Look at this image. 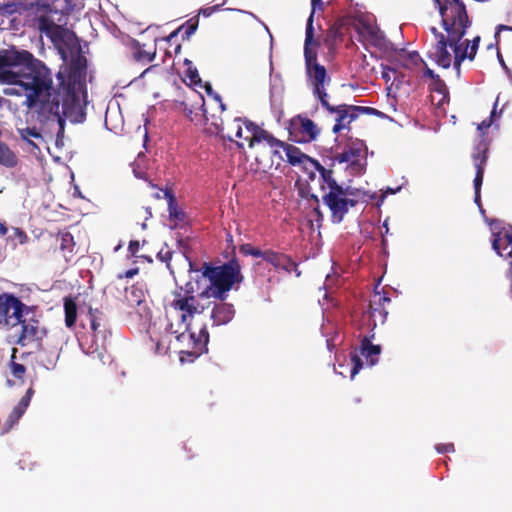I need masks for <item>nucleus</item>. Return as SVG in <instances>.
Here are the masks:
<instances>
[{
  "label": "nucleus",
  "instance_id": "obj_12",
  "mask_svg": "<svg viewBox=\"0 0 512 512\" xmlns=\"http://www.w3.org/2000/svg\"><path fill=\"white\" fill-rule=\"evenodd\" d=\"M174 108L182 112L190 121H195L198 117L202 118L203 109H205V101L201 94L190 89L182 100L174 101Z\"/></svg>",
  "mask_w": 512,
  "mask_h": 512
},
{
  "label": "nucleus",
  "instance_id": "obj_39",
  "mask_svg": "<svg viewBox=\"0 0 512 512\" xmlns=\"http://www.w3.org/2000/svg\"><path fill=\"white\" fill-rule=\"evenodd\" d=\"M17 131L23 140H25L31 144H32V142H31L30 138H36V139L41 138L40 132L35 127L18 128Z\"/></svg>",
  "mask_w": 512,
  "mask_h": 512
},
{
  "label": "nucleus",
  "instance_id": "obj_64",
  "mask_svg": "<svg viewBox=\"0 0 512 512\" xmlns=\"http://www.w3.org/2000/svg\"><path fill=\"white\" fill-rule=\"evenodd\" d=\"M33 394H34V389H33V387L31 386V387H29V388H28V390L26 391L25 396H26V397H28V398L31 400V397L33 396Z\"/></svg>",
  "mask_w": 512,
  "mask_h": 512
},
{
  "label": "nucleus",
  "instance_id": "obj_52",
  "mask_svg": "<svg viewBox=\"0 0 512 512\" xmlns=\"http://www.w3.org/2000/svg\"><path fill=\"white\" fill-rule=\"evenodd\" d=\"M225 2H223L222 4H217V5H214V6H210V7H206V8H203L201 9V14L204 15L205 17H209L211 16L214 12L216 11H219L221 6L224 5Z\"/></svg>",
  "mask_w": 512,
  "mask_h": 512
},
{
  "label": "nucleus",
  "instance_id": "obj_2",
  "mask_svg": "<svg viewBox=\"0 0 512 512\" xmlns=\"http://www.w3.org/2000/svg\"><path fill=\"white\" fill-rule=\"evenodd\" d=\"M26 81H21V90L26 92L24 105L34 109L39 122L58 125L56 144H63L64 138V93L53 87L52 79L34 71L25 75Z\"/></svg>",
  "mask_w": 512,
  "mask_h": 512
},
{
  "label": "nucleus",
  "instance_id": "obj_8",
  "mask_svg": "<svg viewBox=\"0 0 512 512\" xmlns=\"http://www.w3.org/2000/svg\"><path fill=\"white\" fill-rule=\"evenodd\" d=\"M59 0H37L38 10L44 14L38 18V29L45 34L57 48L61 59L64 60V25L60 24L64 17V9L56 3Z\"/></svg>",
  "mask_w": 512,
  "mask_h": 512
},
{
  "label": "nucleus",
  "instance_id": "obj_60",
  "mask_svg": "<svg viewBox=\"0 0 512 512\" xmlns=\"http://www.w3.org/2000/svg\"><path fill=\"white\" fill-rule=\"evenodd\" d=\"M31 355H32L31 351H29V352H22L20 355H18V361L20 363H24L26 365L27 361L31 357Z\"/></svg>",
  "mask_w": 512,
  "mask_h": 512
},
{
  "label": "nucleus",
  "instance_id": "obj_51",
  "mask_svg": "<svg viewBox=\"0 0 512 512\" xmlns=\"http://www.w3.org/2000/svg\"><path fill=\"white\" fill-rule=\"evenodd\" d=\"M70 178H71V185L73 186V193H72V196L74 198H80V199H85V197L82 195L81 191H80V188L79 186L75 183V177H74V173L71 171L70 172Z\"/></svg>",
  "mask_w": 512,
  "mask_h": 512
},
{
  "label": "nucleus",
  "instance_id": "obj_22",
  "mask_svg": "<svg viewBox=\"0 0 512 512\" xmlns=\"http://www.w3.org/2000/svg\"><path fill=\"white\" fill-rule=\"evenodd\" d=\"M255 171L259 173H270L275 170L273 167V160L270 158V154L266 148V144L262 143L260 146L255 147Z\"/></svg>",
  "mask_w": 512,
  "mask_h": 512
},
{
  "label": "nucleus",
  "instance_id": "obj_26",
  "mask_svg": "<svg viewBox=\"0 0 512 512\" xmlns=\"http://www.w3.org/2000/svg\"><path fill=\"white\" fill-rule=\"evenodd\" d=\"M364 147V143L359 141L357 143H353L343 152L337 154L334 159L339 163H351L355 164L358 162L360 154L362 152V148Z\"/></svg>",
  "mask_w": 512,
  "mask_h": 512
},
{
  "label": "nucleus",
  "instance_id": "obj_62",
  "mask_svg": "<svg viewBox=\"0 0 512 512\" xmlns=\"http://www.w3.org/2000/svg\"><path fill=\"white\" fill-rule=\"evenodd\" d=\"M99 327H100V323H99V322H97V320H96V319H92V320H91V328H92V330H93L94 332H96V333H97V332H100V331H99Z\"/></svg>",
  "mask_w": 512,
  "mask_h": 512
},
{
  "label": "nucleus",
  "instance_id": "obj_11",
  "mask_svg": "<svg viewBox=\"0 0 512 512\" xmlns=\"http://www.w3.org/2000/svg\"><path fill=\"white\" fill-rule=\"evenodd\" d=\"M288 132L292 141L309 143L317 139L320 129L314 121L299 114L289 120Z\"/></svg>",
  "mask_w": 512,
  "mask_h": 512
},
{
  "label": "nucleus",
  "instance_id": "obj_47",
  "mask_svg": "<svg viewBox=\"0 0 512 512\" xmlns=\"http://www.w3.org/2000/svg\"><path fill=\"white\" fill-rule=\"evenodd\" d=\"M437 5H438V8H439V13L441 15V20L443 21V12H444V9H448L450 6L453 5L454 2H456L457 4L459 5H465L461 0H435Z\"/></svg>",
  "mask_w": 512,
  "mask_h": 512
},
{
  "label": "nucleus",
  "instance_id": "obj_54",
  "mask_svg": "<svg viewBox=\"0 0 512 512\" xmlns=\"http://www.w3.org/2000/svg\"><path fill=\"white\" fill-rule=\"evenodd\" d=\"M408 59L414 64L418 65L419 63L425 64V61L420 57L419 53L416 51L410 52L408 54Z\"/></svg>",
  "mask_w": 512,
  "mask_h": 512
},
{
  "label": "nucleus",
  "instance_id": "obj_40",
  "mask_svg": "<svg viewBox=\"0 0 512 512\" xmlns=\"http://www.w3.org/2000/svg\"><path fill=\"white\" fill-rule=\"evenodd\" d=\"M381 76L386 83H389L391 81V85H394L395 81L398 80L399 72L397 71L396 68L383 66Z\"/></svg>",
  "mask_w": 512,
  "mask_h": 512
},
{
  "label": "nucleus",
  "instance_id": "obj_7",
  "mask_svg": "<svg viewBox=\"0 0 512 512\" xmlns=\"http://www.w3.org/2000/svg\"><path fill=\"white\" fill-rule=\"evenodd\" d=\"M312 45L317 46L318 43L314 40V28L309 27L304 43L305 71L308 85L312 88L314 97L321 104L328 100L326 86L331 82V78L326 68L318 63L317 52L311 48Z\"/></svg>",
  "mask_w": 512,
  "mask_h": 512
},
{
  "label": "nucleus",
  "instance_id": "obj_48",
  "mask_svg": "<svg viewBox=\"0 0 512 512\" xmlns=\"http://www.w3.org/2000/svg\"><path fill=\"white\" fill-rule=\"evenodd\" d=\"M431 90L438 92L440 94H445L447 92V87L445 82L438 76L435 78L431 85Z\"/></svg>",
  "mask_w": 512,
  "mask_h": 512
},
{
  "label": "nucleus",
  "instance_id": "obj_58",
  "mask_svg": "<svg viewBox=\"0 0 512 512\" xmlns=\"http://www.w3.org/2000/svg\"><path fill=\"white\" fill-rule=\"evenodd\" d=\"M138 272H139L138 268H132V269H129V270L125 271L123 274H120L118 277L120 279H122V278H132L136 274H138Z\"/></svg>",
  "mask_w": 512,
  "mask_h": 512
},
{
  "label": "nucleus",
  "instance_id": "obj_10",
  "mask_svg": "<svg viewBox=\"0 0 512 512\" xmlns=\"http://www.w3.org/2000/svg\"><path fill=\"white\" fill-rule=\"evenodd\" d=\"M349 195H351L349 189L343 187L340 191H329L323 195V202L331 211L333 223H341L349 208L357 204L356 200L348 198Z\"/></svg>",
  "mask_w": 512,
  "mask_h": 512
},
{
  "label": "nucleus",
  "instance_id": "obj_56",
  "mask_svg": "<svg viewBox=\"0 0 512 512\" xmlns=\"http://www.w3.org/2000/svg\"><path fill=\"white\" fill-rule=\"evenodd\" d=\"M14 235L18 239L20 244H24L28 240L27 234L23 230H21L19 228H15Z\"/></svg>",
  "mask_w": 512,
  "mask_h": 512
},
{
  "label": "nucleus",
  "instance_id": "obj_5",
  "mask_svg": "<svg viewBox=\"0 0 512 512\" xmlns=\"http://www.w3.org/2000/svg\"><path fill=\"white\" fill-rule=\"evenodd\" d=\"M170 306L182 312L181 321L187 323V329L190 332V338L194 344V353H202L206 350V346L209 342V333L207 326L205 324L201 325L197 320V316L203 314L204 307L199 305L193 295V291L183 290L182 287L173 292V299Z\"/></svg>",
  "mask_w": 512,
  "mask_h": 512
},
{
  "label": "nucleus",
  "instance_id": "obj_59",
  "mask_svg": "<svg viewBox=\"0 0 512 512\" xmlns=\"http://www.w3.org/2000/svg\"><path fill=\"white\" fill-rule=\"evenodd\" d=\"M492 125V119H484L479 125L478 130L481 132L486 131Z\"/></svg>",
  "mask_w": 512,
  "mask_h": 512
},
{
  "label": "nucleus",
  "instance_id": "obj_38",
  "mask_svg": "<svg viewBox=\"0 0 512 512\" xmlns=\"http://www.w3.org/2000/svg\"><path fill=\"white\" fill-rule=\"evenodd\" d=\"M340 29V25L334 24L327 30L323 39V43L327 48L331 49L334 46L336 38L340 36Z\"/></svg>",
  "mask_w": 512,
  "mask_h": 512
},
{
  "label": "nucleus",
  "instance_id": "obj_63",
  "mask_svg": "<svg viewBox=\"0 0 512 512\" xmlns=\"http://www.w3.org/2000/svg\"><path fill=\"white\" fill-rule=\"evenodd\" d=\"M57 78L59 80V85L60 86H64V72H62V70L60 69L59 72L57 73Z\"/></svg>",
  "mask_w": 512,
  "mask_h": 512
},
{
  "label": "nucleus",
  "instance_id": "obj_15",
  "mask_svg": "<svg viewBox=\"0 0 512 512\" xmlns=\"http://www.w3.org/2000/svg\"><path fill=\"white\" fill-rule=\"evenodd\" d=\"M391 302L386 293L375 292L369 302V316L372 321V330L378 324H384L388 315L386 304Z\"/></svg>",
  "mask_w": 512,
  "mask_h": 512
},
{
  "label": "nucleus",
  "instance_id": "obj_14",
  "mask_svg": "<svg viewBox=\"0 0 512 512\" xmlns=\"http://www.w3.org/2000/svg\"><path fill=\"white\" fill-rule=\"evenodd\" d=\"M229 130L233 135V141H236V139H243L248 143L250 148H255L262 144V142L252 141L254 133L256 134V131L257 133L259 131H265L254 122L240 117L235 118L233 122L229 124Z\"/></svg>",
  "mask_w": 512,
  "mask_h": 512
},
{
  "label": "nucleus",
  "instance_id": "obj_49",
  "mask_svg": "<svg viewBox=\"0 0 512 512\" xmlns=\"http://www.w3.org/2000/svg\"><path fill=\"white\" fill-rule=\"evenodd\" d=\"M172 256H173V252L166 249H161L158 254H157V258L162 261V262H165L167 264V267L170 268V260L172 259Z\"/></svg>",
  "mask_w": 512,
  "mask_h": 512
},
{
  "label": "nucleus",
  "instance_id": "obj_61",
  "mask_svg": "<svg viewBox=\"0 0 512 512\" xmlns=\"http://www.w3.org/2000/svg\"><path fill=\"white\" fill-rule=\"evenodd\" d=\"M214 101L215 103L218 105V108L220 110V112L222 113L223 111H225L226 109V106L225 104L222 102V99L221 97L218 95V94H214Z\"/></svg>",
  "mask_w": 512,
  "mask_h": 512
},
{
  "label": "nucleus",
  "instance_id": "obj_18",
  "mask_svg": "<svg viewBox=\"0 0 512 512\" xmlns=\"http://www.w3.org/2000/svg\"><path fill=\"white\" fill-rule=\"evenodd\" d=\"M235 315V310L232 304L221 301L219 304H215L210 319L213 325L219 326L230 322Z\"/></svg>",
  "mask_w": 512,
  "mask_h": 512
},
{
  "label": "nucleus",
  "instance_id": "obj_3",
  "mask_svg": "<svg viewBox=\"0 0 512 512\" xmlns=\"http://www.w3.org/2000/svg\"><path fill=\"white\" fill-rule=\"evenodd\" d=\"M0 325L14 329L10 334L11 342L24 346L41 347L43 330L34 318L33 310L18 297L10 293L0 294Z\"/></svg>",
  "mask_w": 512,
  "mask_h": 512
},
{
  "label": "nucleus",
  "instance_id": "obj_35",
  "mask_svg": "<svg viewBox=\"0 0 512 512\" xmlns=\"http://www.w3.org/2000/svg\"><path fill=\"white\" fill-rule=\"evenodd\" d=\"M487 147L484 144L478 145L472 154V160L476 171H485L488 160Z\"/></svg>",
  "mask_w": 512,
  "mask_h": 512
},
{
  "label": "nucleus",
  "instance_id": "obj_55",
  "mask_svg": "<svg viewBox=\"0 0 512 512\" xmlns=\"http://www.w3.org/2000/svg\"><path fill=\"white\" fill-rule=\"evenodd\" d=\"M139 241L137 240H131L129 242L128 251L133 257H137V253L139 251Z\"/></svg>",
  "mask_w": 512,
  "mask_h": 512
},
{
  "label": "nucleus",
  "instance_id": "obj_23",
  "mask_svg": "<svg viewBox=\"0 0 512 512\" xmlns=\"http://www.w3.org/2000/svg\"><path fill=\"white\" fill-rule=\"evenodd\" d=\"M161 191L163 192L164 199L167 200L170 221H173L175 226L184 222L186 219V214L178 207V203L173 192L171 190Z\"/></svg>",
  "mask_w": 512,
  "mask_h": 512
},
{
  "label": "nucleus",
  "instance_id": "obj_19",
  "mask_svg": "<svg viewBox=\"0 0 512 512\" xmlns=\"http://www.w3.org/2000/svg\"><path fill=\"white\" fill-rule=\"evenodd\" d=\"M7 67H8V65H7L6 59L1 50L0 51V80L7 81L8 83H12L19 87V89L16 87L7 89L5 91V93L8 95H21V91H20L21 90V81H26V79L24 78L23 80H18L17 79L18 76L15 73L6 70Z\"/></svg>",
  "mask_w": 512,
  "mask_h": 512
},
{
  "label": "nucleus",
  "instance_id": "obj_36",
  "mask_svg": "<svg viewBox=\"0 0 512 512\" xmlns=\"http://www.w3.org/2000/svg\"><path fill=\"white\" fill-rule=\"evenodd\" d=\"M0 164L12 168L17 165V156L7 144L0 141Z\"/></svg>",
  "mask_w": 512,
  "mask_h": 512
},
{
  "label": "nucleus",
  "instance_id": "obj_28",
  "mask_svg": "<svg viewBox=\"0 0 512 512\" xmlns=\"http://www.w3.org/2000/svg\"><path fill=\"white\" fill-rule=\"evenodd\" d=\"M286 157L287 162L292 166L305 165L306 163H310L312 165V161H316L303 153L298 147L288 143H286Z\"/></svg>",
  "mask_w": 512,
  "mask_h": 512
},
{
  "label": "nucleus",
  "instance_id": "obj_27",
  "mask_svg": "<svg viewBox=\"0 0 512 512\" xmlns=\"http://www.w3.org/2000/svg\"><path fill=\"white\" fill-rule=\"evenodd\" d=\"M29 403L30 399L24 395L9 414L3 429V433L8 432L19 421L29 406Z\"/></svg>",
  "mask_w": 512,
  "mask_h": 512
},
{
  "label": "nucleus",
  "instance_id": "obj_33",
  "mask_svg": "<svg viewBox=\"0 0 512 512\" xmlns=\"http://www.w3.org/2000/svg\"><path fill=\"white\" fill-rule=\"evenodd\" d=\"M9 367H10L12 375L16 379L23 381V378H24V375H25L27 369H26V365L24 363H20L18 361V349L17 348L12 349Z\"/></svg>",
  "mask_w": 512,
  "mask_h": 512
},
{
  "label": "nucleus",
  "instance_id": "obj_1",
  "mask_svg": "<svg viewBox=\"0 0 512 512\" xmlns=\"http://www.w3.org/2000/svg\"><path fill=\"white\" fill-rule=\"evenodd\" d=\"M89 43L66 27V120L80 124L86 120Z\"/></svg>",
  "mask_w": 512,
  "mask_h": 512
},
{
  "label": "nucleus",
  "instance_id": "obj_57",
  "mask_svg": "<svg viewBox=\"0 0 512 512\" xmlns=\"http://www.w3.org/2000/svg\"><path fill=\"white\" fill-rule=\"evenodd\" d=\"M425 66L424 70H423V77H428L432 80H434L435 78H437L439 75L436 74L432 69H430L427 64H423Z\"/></svg>",
  "mask_w": 512,
  "mask_h": 512
},
{
  "label": "nucleus",
  "instance_id": "obj_45",
  "mask_svg": "<svg viewBox=\"0 0 512 512\" xmlns=\"http://www.w3.org/2000/svg\"><path fill=\"white\" fill-rule=\"evenodd\" d=\"M311 7H312V11L310 13V16L307 19L305 34L308 33L309 27L313 28V20H314V14H315L316 10H323L322 0H311Z\"/></svg>",
  "mask_w": 512,
  "mask_h": 512
},
{
  "label": "nucleus",
  "instance_id": "obj_21",
  "mask_svg": "<svg viewBox=\"0 0 512 512\" xmlns=\"http://www.w3.org/2000/svg\"><path fill=\"white\" fill-rule=\"evenodd\" d=\"M372 338H374V334H371L370 336L365 335L361 339L359 347L361 356L365 357L369 361L370 366H374L378 363L377 357L381 353V346L372 344Z\"/></svg>",
  "mask_w": 512,
  "mask_h": 512
},
{
  "label": "nucleus",
  "instance_id": "obj_37",
  "mask_svg": "<svg viewBox=\"0 0 512 512\" xmlns=\"http://www.w3.org/2000/svg\"><path fill=\"white\" fill-rule=\"evenodd\" d=\"M498 7L500 12L505 15L506 21L512 22V0H501L498 4ZM502 30L512 31V26L501 24L497 27V32H500Z\"/></svg>",
  "mask_w": 512,
  "mask_h": 512
},
{
  "label": "nucleus",
  "instance_id": "obj_6",
  "mask_svg": "<svg viewBox=\"0 0 512 512\" xmlns=\"http://www.w3.org/2000/svg\"><path fill=\"white\" fill-rule=\"evenodd\" d=\"M200 271L202 276L210 282L201 296L213 297L220 301L227 298V292L235 283H240L243 280L241 266L235 257L220 266H212L211 263L205 262Z\"/></svg>",
  "mask_w": 512,
  "mask_h": 512
},
{
  "label": "nucleus",
  "instance_id": "obj_13",
  "mask_svg": "<svg viewBox=\"0 0 512 512\" xmlns=\"http://www.w3.org/2000/svg\"><path fill=\"white\" fill-rule=\"evenodd\" d=\"M254 142H262L266 144V148L270 154V158L273 160V167L275 170L279 169L284 163V157L282 153L286 154V142H283L275 138L268 131H259L252 138Z\"/></svg>",
  "mask_w": 512,
  "mask_h": 512
},
{
  "label": "nucleus",
  "instance_id": "obj_9",
  "mask_svg": "<svg viewBox=\"0 0 512 512\" xmlns=\"http://www.w3.org/2000/svg\"><path fill=\"white\" fill-rule=\"evenodd\" d=\"M321 106L329 114H335V124L332 127L334 134H338L344 129L350 130V124L361 115H377L379 113L378 110L372 107L349 104L332 105L329 103V100L323 101Z\"/></svg>",
  "mask_w": 512,
  "mask_h": 512
},
{
  "label": "nucleus",
  "instance_id": "obj_46",
  "mask_svg": "<svg viewBox=\"0 0 512 512\" xmlns=\"http://www.w3.org/2000/svg\"><path fill=\"white\" fill-rule=\"evenodd\" d=\"M350 360L352 363L351 378L353 379L355 375L358 374L359 371L362 369L363 362L361 357L357 353H351Z\"/></svg>",
  "mask_w": 512,
  "mask_h": 512
},
{
  "label": "nucleus",
  "instance_id": "obj_42",
  "mask_svg": "<svg viewBox=\"0 0 512 512\" xmlns=\"http://www.w3.org/2000/svg\"><path fill=\"white\" fill-rule=\"evenodd\" d=\"M150 339L152 342L155 343V351L158 354H166L169 349V342L170 340H167V336H164L162 338H155L153 335L150 336Z\"/></svg>",
  "mask_w": 512,
  "mask_h": 512
},
{
  "label": "nucleus",
  "instance_id": "obj_25",
  "mask_svg": "<svg viewBox=\"0 0 512 512\" xmlns=\"http://www.w3.org/2000/svg\"><path fill=\"white\" fill-rule=\"evenodd\" d=\"M262 259L276 269H284L286 271H289L291 265H293V262L287 255L271 249L263 251Z\"/></svg>",
  "mask_w": 512,
  "mask_h": 512
},
{
  "label": "nucleus",
  "instance_id": "obj_4",
  "mask_svg": "<svg viewBox=\"0 0 512 512\" xmlns=\"http://www.w3.org/2000/svg\"><path fill=\"white\" fill-rule=\"evenodd\" d=\"M471 25L466 6L453 3L443 12V28L450 34L451 48L454 53L453 66L459 76L461 73V64L465 59L473 61L479 47L480 36H476L472 41H461L466 34L467 28Z\"/></svg>",
  "mask_w": 512,
  "mask_h": 512
},
{
  "label": "nucleus",
  "instance_id": "obj_31",
  "mask_svg": "<svg viewBox=\"0 0 512 512\" xmlns=\"http://www.w3.org/2000/svg\"><path fill=\"white\" fill-rule=\"evenodd\" d=\"M312 165L320 173L321 178L323 179V182L328 186L329 191H340L342 186L339 185L333 177V171L331 169H326L318 161H312Z\"/></svg>",
  "mask_w": 512,
  "mask_h": 512
},
{
  "label": "nucleus",
  "instance_id": "obj_29",
  "mask_svg": "<svg viewBox=\"0 0 512 512\" xmlns=\"http://www.w3.org/2000/svg\"><path fill=\"white\" fill-rule=\"evenodd\" d=\"M356 31L359 36V41L369 42L372 45H377L378 31L371 24L368 22H361L359 25H357Z\"/></svg>",
  "mask_w": 512,
  "mask_h": 512
},
{
  "label": "nucleus",
  "instance_id": "obj_30",
  "mask_svg": "<svg viewBox=\"0 0 512 512\" xmlns=\"http://www.w3.org/2000/svg\"><path fill=\"white\" fill-rule=\"evenodd\" d=\"M80 297L81 293L76 296L70 294L66 297V327H72L76 322Z\"/></svg>",
  "mask_w": 512,
  "mask_h": 512
},
{
  "label": "nucleus",
  "instance_id": "obj_32",
  "mask_svg": "<svg viewBox=\"0 0 512 512\" xmlns=\"http://www.w3.org/2000/svg\"><path fill=\"white\" fill-rule=\"evenodd\" d=\"M132 47H133V58L137 62L148 63V62L153 61V59L155 58L156 49H154L153 51H146L144 49L145 45L140 44V42H138V41H134L132 44Z\"/></svg>",
  "mask_w": 512,
  "mask_h": 512
},
{
  "label": "nucleus",
  "instance_id": "obj_17",
  "mask_svg": "<svg viewBox=\"0 0 512 512\" xmlns=\"http://www.w3.org/2000/svg\"><path fill=\"white\" fill-rule=\"evenodd\" d=\"M125 300L131 307H137L140 315L146 314V292L141 283H136L125 289Z\"/></svg>",
  "mask_w": 512,
  "mask_h": 512
},
{
  "label": "nucleus",
  "instance_id": "obj_34",
  "mask_svg": "<svg viewBox=\"0 0 512 512\" xmlns=\"http://www.w3.org/2000/svg\"><path fill=\"white\" fill-rule=\"evenodd\" d=\"M197 27L198 21L194 23H191V20L187 21L185 24L181 25L179 28L171 32L167 37L164 38V40L167 42H171L173 38H175L180 32H182L183 39L188 40L190 36L195 33Z\"/></svg>",
  "mask_w": 512,
  "mask_h": 512
},
{
  "label": "nucleus",
  "instance_id": "obj_41",
  "mask_svg": "<svg viewBox=\"0 0 512 512\" xmlns=\"http://www.w3.org/2000/svg\"><path fill=\"white\" fill-rule=\"evenodd\" d=\"M239 251L244 256H253L262 258L263 251L259 248L252 246L250 243H245L239 246Z\"/></svg>",
  "mask_w": 512,
  "mask_h": 512
},
{
  "label": "nucleus",
  "instance_id": "obj_53",
  "mask_svg": "<svg viewBox=\"0 0 512 512\" xmlns=\"http://www.w3.org/2000/svg\"><path fill=\"white\" fill-rule=\"evenodd\" d=\"M436 450L439 453H448L454 451V444L453 443H445V444H439L436 446Z\"/></svg>",
  "mask_w": 512,
  "mask_h": 512
},
{
  "label": "nucleus",
  "instance_id": "obj_20",
  "mask_svg": "<svg viewBox=\"0 0 512 512\" xmlns=\"http://www.w3.org/2000/svg\"><path fill=\"white\" fill-rule=\"evenodd\" d=\"M4 57L6 59L8 67L14 66H26L29 67L33 61V55L26 51H18L15 49L12 50H2Z\"/></svg>",
  "mask_w": 512,
  "mask_h": 512
},
{
  "label": "nucleus",
  "instance_id": "obj_43",
  "mask_svg": "<svg viewBox=\"0 0 512 512\" xmlns=\"http://www.w3.org/2000/svg\"><path fill=\"white\" fill-rule=\"evenodd\" d=\"M19 6L20 4L13 1L0 4V15L11 16L19 11Z\"/></svg>",
  "mask_w": 512,
  "mask_h": 512
},
{
  "label": "nucleus",
  "instance_id": "obj_44",
  "mask_svg": "<svg viewBox=\"0 0 512 512\" xmlns=\"http://www.w3.org/2000/svg\"><path fill=\"white\" fill-rule=\"evenodd\" d=\"M184 63L187 65L186 75L190 79L191 83L198 84L201 82L199 73L197 69L192 66V62L188 59H185Z\"/></svg>",
  "mask_w": 512,
  "mask_h": 512
},
{
  "label": "nucleus",
  "instance_id": "obj_16",
  "mask_svg": "<svg viewBox=\"0 0 512 512\" xmlns=\"http://www.w3.org/2000/svg\"><path fill=\"white\" fill-rule=\"evenodd\" d=\"M432 32L436 37L437 43L435 45V61L438 66L447 69L451 66L452 58L447 47H451L450 34L447 37L438 32L436 28H432Z\"/></svg>",
  "mask_w": 512,
  "mask_h": 512
},
{
  "label": "nucleus",
  "instance_id": "obj_24",
  "mask_svg": "<svg viewBox=\"0 0 512 512\" xmlns=\"http://www.w3.org/2000/svg\"><path fill=\"white\" fill-rule=\"evenodd\" d=\"M202 117L205 119L207 124L214 127V132L217 135H220L222 138L229 141H233V135L229 130V125L225 127L221 117H217L215 114H209L207 108L203 109Z\"/></svg>",
  "mask_w": 512,
  "mask_h": 512
},
{
  "label": "nucleus",
  "instance_id": "obj_50",
  "mask_svg": "<svg viewBox=\"0 0 512 512\" xmlns=\"http://www.w3.org/2000/svg\"><path fill=\"white\" fill-rule=\"evenodd\" d=\"M483 177H484V171H476L475 178H474V190L475 192H481V186L483 183Z\"/></svg>",
  "mask_w": 512,
  "mask_h": 512
}]
</instances>
